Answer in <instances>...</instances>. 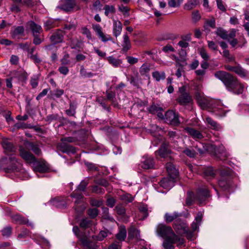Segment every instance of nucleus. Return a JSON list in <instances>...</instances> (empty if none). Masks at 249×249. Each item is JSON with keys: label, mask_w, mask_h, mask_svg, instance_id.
Here are the masks:
<instances>
[{"label": "nucleus", "mask_w": 249, "mask_h": 249, "mask_svg": "<svg viewBox=\"0 0 249 249\" xmlns=\"http://www.w3.org/2000/svg\"><path fill=\"white\" fill-rule=\"evenodd\" d=\"M234 72L241 77H245L248 75L249 72L239 66L235 67Z\"/></svg>", "instance_id": "f704fd0d"}, {"label": "nucleus", "mask_w": 249, "mask_h": 249, "mask_svg": "<svg viewBox=\"0 0 249 249\" xmlns=\"http://www.w3.org/2000/svg\"><path fill=\"white\" fill-rule=\"evenodd\" d=\"M115 209L117 213L120 215H123L125 213V209L121 205L117 206L115 207Z\"/></svg>", "instance_id": "bf43d9fd"}, {"label": "nucleus", "mask_w": 249, "mask_h": 249, "mask_svg": "<svg viewBox=\"0 0 249 249\" xmlns=\"http://www.w3.org/2000/svg\"><path fill=\"white\" fill-rule=\"evenodd\" d=\"M122 45L124 51H127L131 48L130 41L127 34H125L123 36V41Z\"/></svg>", "instance_id": "393cba45"}, {"label": "nucleus", "mask_w": 249, "mask_h": 249, "mask_svg": "<svg viewBox=\"0 0 249 249\" xmlns=\"http://www.w3.org/2000/svg\"><path fill=\"white\" fill-rule=\"evenodd\" d=\"M204 174L206 177L213 178L215 175V172L212 167H208L204 169Z\"/></svg>", "instance_id": "c9c22d12"}, {"label": "nucleus", "mask_w": 249, "mask_h": 249, "mask_svg": "<svg viewBox=\"0 0 249 249\" xmlns=\"http://www.w3.org/2000/svg\"><path fill=\"white\" fill-rule=\"evenodd\" d=\"M48 170V167L45 164L36 163V166L34 168L36 172L40 173H45Z\"/></svg>", "instance_id": "c85d7f7f"}, {"label": "nucleus", "mask_w": 249, "mask_h": 249, "mask_svg": "<svg viewBox=\"0 0 249 249\" xmlns=\"http://www.w3.org/2000/svg\"><path fill=\"white\" fill-rule=\"evenodd\" d=\"M218 8L222 12H225L226 8L223 3L222 0H216Z\"/></svg>", "instance_id": "864d4df0"}, {"label": "nucleus", "mask_w": 249, "mask_h": 249, "mask_svg": "<svg viewBox=\"0 0 249 249\" xmlns=\"http://www.w3.org/2000/svg\"><path fill=\"white\" fill-rule=\"evenodd\" d=\"M90 204L92 206L99 207L102 205L103 202L96 199H92L90 201Z\"/></svg>", "instance_id": "338daca9"}, {"label": "nucleus", "mask_w": 249, "mask_h": 249, "mask_svg": "<svg viewBox=\"0 0 249 249\" xmlns=\"http://www.w3.org/2000/svg\"><path fill=\"white\" fill-rule=\"evenodd\" d=\"M174 228L178 234H185L188 239H192L193 238V232L189 231L186 223L181 221L180 219H178L175 221Z\"/></svg>", "instance_id": "f03ea898"}, {"label": "nucleus", "mask_w": 249, "mask_h": 249, "mask_svg": "<svg viewBox=\"0 0 249 249\" xmlns=\"http://www.w3.org/2000/svg\"><path fill=\"white\" fill-rule=\"evenodd\" d=\"M179 216V214L176 212L173 213H167L164 215V220L166 222L170 223L177 218Z\"/></svg>", "instance_id": "a878e982"}, {"label": "nucleus", "mask_w": 249, "mask_h": 249, "mask_svg": "<svg viewBox=\"0 0 249 249\" xmlns=\"http://www.w3.org/2000/svg\"><path fill=\"white\" fill-rule=\"evenodd\" d=\"M81 32L83 35H85L89 39H92L91 34L87 27H82L81 29Z\"/></svg>", "instance_id": "c03bdc74"}, {"label": "nucleus", "mask_w": 249, "mask_h": 249, "mask_svg": "<svg viewBox=\"0 0 249 249\" xmlns=\"http://www.w3.org/2000/svg\"><path fill=\"white\" fill-rule=\"evenodd\" d=\"M59 72L64 75H66L69 72V69L67 67L62 66L59 68Z\"/></svg>", "instance_id": "774afa93"}, {"label": "nucleus", "mask_w": 249, "mask_h": 249, "mask_svg": "<svg viewBox=\"0 0 249 249\" xmlns=\"http://www.w3.org/2000/svg\"><path fill=\"white\" fill-rule=\"evenodd\" d=\"M2 145L6 153L15 151V147L11 142L7 140H4L2 143Z\"/></svg>", "instance_id": "412c9836"}, {"label": "nucleus", "mask_w": 249, "mask_h": 249, "mask_svg": "<svg viewBox=\"0 0 249 249\" xmlns=\"http://www.w3.org/2000/svg\"><path fill=\"white\" fill-rule=\"evenodd\" d=\"M80 74L84 77H91L93 76V74L91 72H87L85 69L83 68L80 70Z\"/></svg>", "instance_id": "8fccbe9b"}, {"label": "nucleus", "mask_w": 249, "mask_h": 249, "mask_svg": "<svg viewBox=\"0 0 249 249\" xmlns=\"http://www.w3.org/2000/svg\"><path fill=\"white\" fill-rule=\"evenodd\" d=\"M183 0H170L168 2V5L171 7H179L182 3Z\"/></svg>", "instance_id": "37998d69"}, {"label": "nucleus", "mask_w": 249, "mask_h": 249, "mask_svg": "<svg viewBox=\"0 0 249 249\" xmlns=\"http://www.w3.org/2000/svg\"><path fill=\"white\" fill-rule=\"evenodd\" d=\"M140 214L142 215V217H140V219H143L147 217L148 216L147 208L145 206H141L139 208Z\"/></svg>", "instance_id": "58836bf2"}, {"label": "nucleus", "mask_w": 249, "mask_h": 249, "mask_svg": "<svg viewBox=\"0 0 249 249\" xmlns=\"http://www.w3.org/2000/svg\"><path fill=\"white\" fill-rule=\"evenodd\" d=\"M213 111L215 112L217 115L220 116H225V111L224 110L221 105H218L217 107L215 106L213 107Z\"/></svg>", "instance_id": "72a5a7b5"}, {"label": "nucleus", "mask_w": 249, "mask_h": 249, "mask_svg": "<svg viewBox=\"0 0 249 249\" xmlns=\"http://www.w3.org/2000/svg\"><path fill=\"white\" fill-rule=\"evenodd\" d=\"M238 43V46L240 47H243L247 43V41L243 36L239 38Z\"/></svg>", "instance_id": "69168bd1"}, {"label": "nucleus", "mask_w": 249, "mask_h": 249, "mask_svg": "<svg viewBox=\"0 0 249 249\" xmlns=\"http://www.w3.org/2000/svg\"><path fill=\"white\" fill-rule=\"evenodd\" d=\"M128 237L130 238H136L137 243L142 242L144 244V241L140 239V231L134 227L131 228L128 231Z\"/></svg>", "instance_id": "2eb2a0df"}, {"label": "nucleus", "mask_w": 249, "mask_h": 249, "mask_svg": "<svg viewBox=\"0 0 249 249\" xmlns=\"http://www.w3.org/2000/svg\"><path fill=\"white\" fill-rule=\"evenodd\" d=\"M184 153L185 154L188 156L193 158L196 156V152L193 150H191L189 149H186L183 151Z\"/></svg>", "instance_id": "4d7b16f0"}, {"label": "nucleus", "mask_w": 249, "mask_h": 249, "mask_svg": "<svg viewBox=\"0 0 249 249\" xmlns=\"http://www.w3.org/2000/svg\"><path fill=\"white\" fill-rule=\"evenodd\" d=\"M80 227L83 228H86L89 227L91 223L90 221L88 220L87 218L83 219L80 222Z\"/></svg>", "instance_id": "603ef678"}, {"label": "nucleus", "mask_w": 249, "mask_h": 249, "mask_svg": "<svg viewBox=\"0 0 249 249\" xmlns=\"http://www.w3.org/2000/svg\"><path fill=\"white\" fill-rule=\"evenodd\" d=\"M51 203L57 207L61 208L65 206V203L64 201L59 200V198H55L52 200Z\"/></svg>", "instance_id": "ea45409f"}, {"label": "nucleus", "mask_w": 249, "mask_h": 249, "mask_svg": "<svg viewBox=\"0 0 249 249\" xmlns=\"http://www.w3.org/2000/svg\"><path fill=\"white\" fill-rule=\"evenodd\" d=\"M233 80L238 83L240 86H233V89H228L229 91L232 92L233 93L237 94H241L243 92L244 86L240 83L236 78L233 77Z\"/></svg>", "instance_id": "4be33fe9"}, {"label": "nucleus", "mask_w": 249, "mask_h": 249, "mask_svg": "<svg viewBox=\"0 0 249 249\" xmlns=\"http://www.w3.org/2000/svg\"><path fill=\"white\" fill-rule=\"evenodd\" d=\"M12 219L13 221H15L20 224H24L26 223V219L23 218L19 214H16L13 216Z\"/></svg>", "instance_id": "79ce46f5"}, {"label": "nucleus", "mask_w": 249, "mask_h": 249, "mask_svg": "<svg viewBox=\"0 0 249 249\" xmlns=\"http://www.w3.org/2000/svg\"><path fill=\"white\" fill-rule=\"evenodd\" d=\"M92 29L95 31L98 37L100 38L103 42H105L112 40V37L110 35L106 34L103 32L102 28L99 24L92 25Z\"/></svg>", "instance_id": "6e6552de"}, {"label": "nucleus", "mask_w": 249, "mask_h": 249, "mask_svg": "<svg viewBox=\"0 0 249 249\" xmlns=\"http://www.w3.org/2000/svg\"><path fill=\"white\" fill-rule=\"evenodd\" d=\"M88 183L85 181H82L78 185L77 190H75L71 194V197L76 198L75 204L81 203L83 202V197L81 194L78 192L79 191H83L86 189Z\"/></svg>", "instance_id": "39448f33"}, {"label": "nucleus", "mask_w": 249, "mask_h": 249, "mask_svg": "<svg viewBox=\"0 0 249 249\" xmlns=\"http://www.w3.org/2000/svg\"><path fill=\"white\" fill-rule=\"evenodd\" d=\"M108 231H101L98 234V239L100 241L103 240L104 239V238H105L108 235Z\"/></svg>", "instance_id": "13d9d810"}, {"label": "nucleus", "mask_w": 249, "mask_h": 249, "mask_svg": "<svg viewBox=\"0 0 249 249\" xmlns=\"http://www.w3.org/2000/svg\"><path fill=\"white\" fill-rule=\"evenodd\" d=\"M156 231L159 236L164 239L177 236L174 233L171 227L163 224H160L158 225Z\"/></svg>", "instance_id": "20e7f679"}, {"label": "nucleus", "mask_w": 249, "mask_h": 249, "mask_svg": "<svg viewBox=\"0 0 249 249\" xmlns=\"http://www.w3.org/2000/svg\"><path fill=\"white\" fill-rule=\"evenodd\" d=\"M197 4V0H190L184 5V8L187 10H191L194 8Z\"/></svg>", "instance_id": "473e14b6"}, {"label": "nucleus", "mask_w": 249, "mask_h": 249, "mask_svg": "<svg viewBox=\"0 0 249 249\" xmlns=\"http://www.w3.org/2000/svg\"><path fill=\"white\" fill-rule=\"evenodd\" d=\"M109 63L115 67H117L122 64V61L120 59H116L113 56H108L107 58Z\"/></svg>", "instance_id": "2f4dec72"}, {"label": "nucleus", "mask_w": 249, "mask_h": 249, "mask_svg": "<svg viewBox=\"0 0 249 249\" xmlns=\"http://www.w3.org/2000/svg\"><path fill=\"white\" fill-rule=\"evenodd\" d=\"M54 27V22L53 19H47L45 21L44 27L46 30H49Z\"/></svg>", "instance_id": "49530a36"}, {"label": "nucleus", "mask_w": 249, "mask_h": 249, "mask_svg": "<svg viewBox=\"0 0 249 249\" xmlns=\"http://www.w3.org/2000/svg\"><path fill=\"white\" fill-rule=\"evenodd\" d=\"M164 120L167 123L176 125L180 123L178 115L172 110H169L165 114Z\"/></svg>", "instance_id": "0eeeda50"}, {"label": "nucleus", "mask_w": 249, "mask_h": 249, "mask_svg": "<svg viewBox=\"0 0 249 249\" xmlns=\"http://www.w3.org/2000/svg\"><path fill=\"white\" fill-rule=\"evenodd\" d=\"M160 107H157L156 105H152L149 108V111L152 113H157L159 118L161 119H164V115L162 113L159 112V111L162 110Z\"/></svg>", "instance_id": "cd10ccee"}, {"label": "nucleus", "mask_w": 249, "mask_h": 249, "mask_svg": "<svg viewBox=\"0 0 249 249\" xmlns=\"http://www.w3.org/2000/svg\"><path fill=\"white\" fill-rule=\"evenodd\" d=\"M214 75L223 82L227 89H233L234 86H240L238 83L233 80V77L231 75L225 71H217Z\"/></svg>", "instance_id": "f257e3e1"}, {"label": "nucleus", "mask_w": 249, "mask_h": 249, "mask_svg": "<svg viewBox=\"0 0 249 249\" xmlns=\"http://www.w3.org/2000/svg\"><path fill=\"white\" fill-rule=\"evenodd\" d=\"M122 30V24L121 22L118 20L113 21V33L116 37L118 36L121 33Z\"/></svg>", "instance_id": "6ab92c4d"}, {"label": "nucleus", "mask_w": 249, "mask_h": 249, "mask_svg": "<svg viewBox=\"0 0 249 249\" xmlns=\"http://www.w3.org/2000/svg\"><path fill=\"white\" fill-rule=\"evenodd\" d=\"M223 55L230 61L233 60L232 57L230 55V52L227 49L223 51Z\"/></svg>", "instance_id": "0e129e2a"}, {"label": "nucleus", "mask_w": 249, "mask_h": 249, "mask_svg": "<svg viewBox=\"0 0 249 249\" xmlns=\"http://www.w3.org/2000/svg\"><path fill=\"white\" fill-rule=\"evenodd\" d=\"M216 34L219 36L221 38L223 39H226L227 38V32L224 30L219 28L216 31Z\"/></svg>", "instance_id": "de8ad7c7"}, {"label": "nucleus", "mask_w": 249, "mask_h": 249, "mask_svg": "<svg viewBox=\"0 0 249 249\" xmlns=\"http://www.w3.org/2000/svg\"><path fill=\"white\" fill-rule=\"evenodd\" d=\"M121 244L119 242H115L111 244L108 249H121Z\"/></svg>", "instance_id": "e2e57ef3"}, {"label": "nucleus", "mask_w": 249, "mask_h": 249, "mask_svg": "<svg viewBox=\"0 0 249 249\" xmlns=\"http://www.w3.org/2000/svg\"><path fill=\"white\" fill-rule=\"evenodd\" d=\"M59 8L64 11H69L76 7L74 0H64L60 2Z\"/></svg>", "instance_id": "9d476101"}, {"label": "nucleus", "mask_w": 249, "mask_h": 249, "mask_svg": "<svg viewBox=\"0 0 249 249\" xmlns=\"http://www.w3.org/2000/svg\"><path fill=\"white\" fill-rule=\"evenodd\" d=\"M175 181V179L168 177L163 178L160 182V186L166 189L171 188Z\"/></svg>", "instance_id": "ddd939ff"}, {"label": "nucleus", "mask_w": 249, "mask_h": 249, "mask_svg": "<svg viewBox=\"0 0 249 249\" xmlns=\"http://www.w3.org/2000/svg\"><path fill=\"white\" fill-rule=\"evenodd\" d=\"M166 168L169 177L174 179L178 177V172L172 163H167Z\"/></svg>", "instance_id": "4468645a"}, {"label": "nucleus", "mask_w": 249, "mask_h": 249, "mask_svg": "<svg viewBox=\"0 0 249 249\" xmlns=\"http://www.w3.org/2000/svg\"><path fill=\"white\" fill-rule=\"evenodd\" d=\"M50 39L51 42L53 44L59 43L62 41V36L60 35L59 32H57L53 35L51 36Z\"/></svg>", "instance_id": "c756f323"}, {"label": "nucleus", "mask_w": 249, "mask_h": 249, "mask_svg": "<svg viewBox=\"0 0 249 249\" xmlns=\"http://www.w3.org/2000/svg\"><path fill=\"white\" fill-rule=\"evenodd\" d=\"M98 213V210L96 208L90 209L88 211V214L91 218H94Z\"/></svg>", "instance_id": "3c124183"}, {"label": "nucleus", "mask_w": 249, "mask_h": 249, "mask_svg": "<svg viewBox=\"0 0 249 249\" xmlns=\"http://www.w3.org/2000/svg\"><path fill=\"white\" fill-rule=\"evenodd\" d=\"M24 32V28L22 26H18L14 29L13 31L12 36L14 37H16L18 35L22 34Z\"/></svg>", "instance_id": "a19ab883"}, {"label": "nucleus", "mask_w": 249, "mask_h": 249, "mask_svg": "<svg viewBox=\"0 0 249 249\" xmlns=\"http://www.w3.org/2000/svg\"><path fill=\"white\" fill-rule=\"evenodd\" d=\"M126 236V231L124 226H121L119 232L116 234V238L120 241H124Z\"/></svg>", "instance_id": "bb28decb"}, {"label": "nucleus", "mask_w": 249, "mask_h": 249, "mask_svg": "<svg viewBox=\"0 0 249 249\" xmlns=\"http://www.w3.org/2000/svg\"><path fill=\"white\" fill-rule=\"evenodd\" d=\"M152 76L156 81H159L165 78V74L163 71H155L152 73Z\"/></svg>", "instance_id": "7c9ffc66"}, {"label": "nucleus", "mask_w": 249, "mask_h": 249, "mask_svg": "<svg viewBox=\"0 0 249 249\" xmlns=\"http://www.w3.org/2000/svg\"><path fill=\"white\" fill-rule=\"evenodd\" d=\"M196 98L199 105L203 108H209L212 107V101L203 95L198 93L196 95Z\"/></svg>", "instance_id": "1a4fd4ad"}, {"label": "nucleus", "mask_w": 249, "mask_h": 249, "mask_svg": "<svg viewBox=\"0 0 249 249\" xmlns=\"http://www.w3.org/2000/svg\"><path fill=\"white\" fill-rule=\"evenodd\" d=\"M142 167L144 169H149L154 167V162L152 157L145 156L143 157Z\"/></svg>", "instance_id": "dca6fc26"}, {"label": "nucleus", "mask_w": 249, "mask_h": 249, "mask_svg": "<svg viewBox=\"0 0 249 249\" xmlns=\"http://www.w3.org/2000/svg\"><path fill=\"white\" fill-rule=\"evenodd\" d=\"M105 14L107 16L115 12V8L113 6L106 5L104 8Z\"/></svg>", "instance_id": "4c0bfd02"}, {"label": "nucleus", "mask_w": 249, "mask_h": 249, "mask_svg": "<svg viewBox=\"0 0 249 249\" xmlns=\"http://www.w3.org/2000/svg\"><path fill=\"white\" fill-rule=\"evenodd\" d=\"M186 132L194 139L199 140L203 138L202 134L198 130L193 128L187 127L185 128Z\"/></svg>", "instance_id": "f3484780"}, {"label": "nucleus", "mask_w": 249, "mask_h": 249, "mask_svg": "<svg viewBox=\"0 0 249 249\" xmlns=\"http://www.w3.org/2000/svg\"><path fill=\"white\" fill-rule=\"evenodd\" d=\"M29 23L34 36L40 34L42 32V30L40 25L36 24L32 21H30Z\"/></svg>", "instance_id": "aec40b11"}, {"label": "nucleus", "mask_w": 249, "mask_h": 249, "mask_svg": "<svg viewBox=\"0 0 249 249\" xmlns=\"http://www.w3.org/2000/svg\"><path fill=\"white\" fill-rule=\"evenodd\" d=\"M168 145L166 143L162 144L160 148L155 152V155L157 158H164L170 153V150L167 147Z\"/></svg>", "instance_id": "9b49d317"}, {"label": "nucleus", "mask_w": 249, "mask_h": 249, "mask_svg": "<svg viewBox=\"0 0 249 249\" xmlns=\"http://www.w3.org/2000/svg\"><path fill=\"white\" fill-rule=\"evenodd\" d=\"M193 20L196 22L200 18V15L198 11H195L192 13Z\"/></svg>", "instance_id": "052dcab7"}, {"label": "nucleus", "mask_w": 249, "mask_h": 249, "mask_svg": "<svg viewBox=\"0 0 249 249\" xmlns=\"http://www.w3.org/2000/svg\"><path fill=\"white\" fill-rule=\"evenodd\" d=\"M209 196V194L208 190H200L197 193L196 199L201 203Z\"/></svg>", "instance_id": "a211bd4d"}, {"label": "nucleus", "mask_w": 249, "mask_h": 249, "mask_svg": "<svg viewBox=\"0 0 249 249\" xmlns=\"http://www.w3.org/2000/svg\"><path fill=\"white\" fill-rule=\"evenodd\" d=\"M205 122L210 125L211 128L213 129L219 130L221 129V126L209 117H206Z\"/></svg>", "instance_id": "5701e85b"}, {"label": "nucleus", "mask_w": 249, "mask_h": 249, "mask_svg": "<svg viewBox=\"0 0 249 249\" xmlns=\"http://www.w3.org/2000/svg\"><path fill=\"white\" fill-rule=\"evenodd\" d=\"M178 239V236L165 239L162 243V247L164 249H174V244Z\"/></svg>", "instance_id": "f8f14e48"}, {"label": "nucleus", "mask_w": 249, "mask_h": 249, "mask_svg": "<svg viewBox=\"0 0 249 249\" xmlns=\"http://www.w3.org/2000/svg\"><path fill=\"white\" fill-rule=\"evenodd\" d=\"M1 166L6 164V168L11 170H17L20 166L19 162L18 160L15 155H11L8 158L1 159L0 161Z\"/></svg>", "instance_id": "7ed1b4c3"}, {"label": "nucleus", "mask_w": 249, "mask_h": 249, "mask_svg": "<svg viewBox=\"0 0 249 249\" xmlns=\"http://www.w3.org/2000/svg\"><path fill=\"white\" fill-rule=\"evenodd\" d=\"M28 146L32 150L34 153L37 155H39L41 154V150L36 145L33 144V143L29 142L28 143Z\"/></svg>", "instance_id": "e433bc0d"}, {"label": "nucleus", "mask_w": 249, "mask_h": 249, "mask_svg": "<svg viewBox=\"0 0 249 249\" xmlns=\"http://www.w3.org/2000/svg\"><path fill=\"white\" fill-rule=\"evenodd\" d=\"M76 107V106L75 104L71 103L70 108L66 110V113L69 116H73L75 114Z\"/></svg>", "instance_id": "a18cd8bd"}, {"label": "nucleus", "mask_w": 249, "mask_h": 249, "mask_svg": "<svg viewBox=\"0 0 249 249\" xmlns=\"http://www.w3.org/2000/svg\"><path fill=\"white\" fill-rule=\"evenodd\" d=\"M2 234L3 236L8 237L11 233V228L10 227L4 228L2 231Z\"/></svg>", "instance_id": "5fc2aeb1"}, {"label": "nucleus", "mask_w": 249, "mask_h": 249, "mask_svg": "<svg viewBox=\"0 0 249 249\" xmlns=\"http://www.w3.org/2000/svg\"><path fill=\"white\" fill-rule=\"evenodd\" d=\"M208 47L212 50L216 51L217 50V46L213 41H208Z\"/></svg>", "instance_id": "680f3d73"}, {"label": "nucleus", "mask_w": 249, "mask_h": 249, "mask_svg": "<svg viewBox=\"0 0 249 249\" xmlns=\"http://www.w3.org/2000/svg\"><path fill=\"white\" fill-rule=\"evenodd\" d=\"M19 152L20 157L27 162L34 164L36 162V159L27 147L20 146Z\"/></svg>", "instance_id": "423d86ee"}, {"label": "nucleus", "mask_w": 249, "mask_h": 249, "mask_svg": "<svg viewBox=\"0 0 249 249\" xmlns=\"http://www.w3.org/2000/svg\"><path fill=\"white\" fill-rule=\"evenodd\" d=\"M236 31L235 29H231L229 33H227V38L225 40L229 41V40L234 38L236 36Z\"/></svg>", "instance_id": "09e8293b"}, {"label": "nucleus", "mask_w": 249, "mask_h": 249, "mask_svg": "<svg viewBox=\"0 0 249 249\" xmlns=\"http://www.w3.org/2000/svg\"><path fill=\"white\" fill-rule=\"evenodd\" d=\"M199 53L201 56L205 60H207L209 58V56L206 52V50L201 48L199 50Z\"/></svg>", "instance_id": "6e6d98bb"}, {"label": "nucleus", "mask_w": 249, "mask_h": 249, "mask_svg": "<svg viewBox=\"0 0 249 249\" xmlns=\"http://www.w3.org/2000/svg\"><path fill=\"white\" fill-rule=\"evenodd\" d=\"M178 101L181 105H185L189 103L192 101V98L188 94L185 93L181 94L178 98Z\"/></svg>", "instance_id": "b1692460"}]
</instances>
